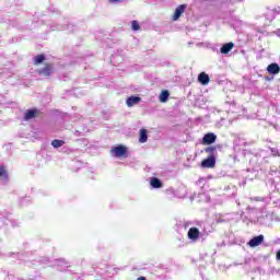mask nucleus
<instances>
[{
  "label": "nucleus",
  "mask_w": 280,
  "mask_h": 280,
  "mask_svg": "<svg viewBox=\"0 0 280 280\" xmlns=\"http://www.w3.org/2000/svg\"><path fill=\"white\" fill-rule=\"evenodd\" d=\"M21 205H25V199H22V200H21Z\"/></svg>",
  "instance_id": "58836bf2"
},
{
  "label": "nucleus",
  "mask_w": 280,
  "mask_h": 280,
  "mask_svg": "<svg viewBox=\"0 0 280 280\" xmlns=\"http://www.w3.org/2000/svg\"><path fill=\"white\" fill-rule=\"evenodd\" d=\"M279 13H280V8H278L276 11L273 10L269 11L270 16L267 18L268 21H275V14H279Z\"/></svg>",
  "instance_id": "393cba45"
},
{
  "label": "nucleus",
  "mask_w": 280,
  "mask_h": 280,
  "mask_svg": "<svg viewBox=\"0 0 280 280\" xmlns=\"http://www.w3.org/2000/svg\"><path fill=\"white\" fill-rule=\"evenodd\" d=\"M201 167H215V155H209L201 162Z\"/></svg>",
  "instance_id": "6e6552de"
},
{
  "label": "nucleus",
  "mask_w": 280,
  "mask_h": 280,
  "mask_svg": "<svg viewBox=\"0 0 280 280\" xmlns=\"http://www.w3.org/2000/svg\"><path fill=\"white\" fill-rule=\"evenodd\" d=\"M56 266H65V268H69V266H67V262L65 259L56 260Z\"/></svg>",
  "instance_id": "cd10ccee"
},
{
  "label": "nucleus",
  "mask_w": 280,
  "mask_h": 280,
  "mask_svg": "<svg viewBox=\"0 0 280 280\" xmlns=\"http://www.w3.org/2000/svg\"><path fill=\"white\" fill-rule=\"evenodd\" d=\"M208 236L209 232H207L206 229H203V233H200V230H198V228H190L187 233V237L188 240H190V242H198V240L200 238L202 240V242H205Z\"/></svg>",
  "instance_id": "f257e3e1"
},
{
  "label": "nucleus",
  "mask_w": 280,
  "mask_h": 280,
  "mask_svg": "<svg viewBox=\"0 0 280 280\" xmlns=\"http://www.w3.org/2000/svg\"><path fill=\"white\" fill-rule=\"evenodd\" d=\"M150 185L152 189H161V187H163V182H161L158 177H151Z\"/></svg>",
  "instance_id": "f3484780"
},
{
  "label": "nucleus",
  "mask_w": 280,
  "mask_h": 280,
  "mask_svg": "<svg viewBox=\"0 0 280 280\" xmlns=\"http://www.w3.org/2000/svg\"><path fill=\"white\" fill-rule=\"evenodd\" d=\"M139 102H141V97L132 95L127 98L126 104L128 108H132V106H137Z\"/></svg>",
  "instance_id": "4468645a"
},
{
  "label": "nucleus",
  "mask_w": 280,
  "mask_h": 280,
  "mask_svg": "<svg viewBox=\"0 0 280 280\" xmlns=\"http://www.w3.org/2000/svg\"><path fill=\"white\" fill-rule=\"evenodd\" d=\"M184 226H185V229H187V228L191 226V222L186 221V222L184 223Z\"/></svg>",
  "instance_id": "72a5a7b5"
},
{
  "label": "nucleus",
  "mask_w": 280,
  "mask_h": 280,
  "mask_svg": "<svg viewBox=\"0 0 280 280\" xmlns=\"http://www.w3.org/2000/svg\"><path fill=\"white\" fill-rule=\"evenodd\" d=\"M275 34H277V36H279V38H280V28H278V30L275 32Z\"/></svg>",
  "instance_id": "e433bc0d"
},
{
  "label": "nucleus",
  "mask_w": 280,
  "mask_h": 280,
  "mask_svg": "<svg viewBox=\"0 0 280 280\" xmlns=\"http://www.w3.org/2000/svg\"><path fill=\"white\" fill-rule=\"evenodd\" d=\"M159 100L162 104H165L170 100V91L163 90L159 96Z\"/></svg>",
  "instance_id": "a211bd4d"
},
{
  "label": "nucleus",
  "mask_w": 280,
  "mask_h": 280,
  "mask_svg": "<svg viewBox=\"0 0 280 280\" xmlns=\"http://www.w3.org/2000/svg\"><path fill=\"white\" fill-rule=\"evenodd\" d=\"M277 259L280 261V249L277 252Z\"/></svg>",
  "instance_id": "f704fd0d"
},
{
  "label": "nucleus",
  "mask_w": 280,
  "mask_h": 280,
  "mask_svg": "<svg viewBox=\"0 0 280 280\" xmlns=\"http://www.w3.org/2000/svg\"><path fill=\"white\" fill-rule=\"evenodd\" d=\"M267 71H268V73H270L271 75H277V74L280 72L279 63H277V62L270 63V65L267 67Z\"/></svg>",
  "instance_id": "dca6fc26"
},
{
  "label": "nucleus",
  "mask_w": 280,
  "mask_h": 280,
  "mask_svg": "<svg viewBox=\"0 0 280 280\" xmlns=\"http://www.w3.org/2000/svg\"><path fill=\"white\" fill-rule=\"evenodd\" d=\"M247 244L250 248H257V246H260V244H264V234L254 236L253 238L249 240Z\"/></svg>",
  "instance_id": "39448f33"
},
{
  "label": "nucleus",
  "mask_w": 280,
  "mask_h": 280,
  "mask_svg": "<svg viewBox=\"0 0 280 280\" xmlns=\"http://www.w3.org/2000/svg\"><path fill=\"white\" fill-rule=\"evenodd\" d=\"M248 145V142L242 138H236L234 140V150L235 152H241L242 148H246Z\"/></svg>",
  "instance_id": "9d476101"
},
{
  "label": "nucleus",
  "mask_w": 280,
  "mask_h": 280,
  "mask_svg": "<svg viewBox=\"0 0 280 280\" xmlns=\"http://www.w3.org/2000/svg\"><path fill=\"white\" fill-rule=\"evenodd\" d=\"M218 136L213 132L206 133L202 138L203 145H211V143H215Z\"/></svg>",
  "instance_id": "423d86ee"
},
{
  "label": "nucleus",
  "mask_w": 280,
  "mask_h": 280,
  "mask_svg": "<svg viewBox=\"0 0 280 280\" xmlns=\"http://www.w3.org/2000/svg\"><path fill=\"white\" fill-rule=\"evenodd\" d=\"M271 153L273 156H280L279 150L278 149H271Z\"/></svg>",
  "instance_id": "7c9ffc66"
},
{
  "label": "nucleus",
  "mask_w": 280,
  "mask_h": 280,
  "mask_svg": "<svg viewBox=\"0 0 280 280\" xmlns=\"http://www.w3.org/2000/svg\"><path fill=\"white\" fill-rule=\"evenodd\" d=\"M270 275H280V269H277L275 267L270 268Z\"/></svg>",
  "instance_id": "c756f323"
},
{
  "label": "nucleus",
  "mask_w": 280,
  "mask_h": 280,
  "mask_svg": "<svg viewBox=\"0 0 280 280\" xmlns=\"http://www.w3.org/2000/svg\"><path fill=\"white\" fill-rule=\"evenodd\" d=\"M185 10H187V4H180L175 9L173 21H178L183 14H185Z\"/></svg>",
  "instance_id": "0eeeda50"
},
{
  "label": "nucleus",
  "mask_w": 280,
  "mask_h": 280,
  "mask_svg": "<svg viewBox=\"0 0 280 280\" xmlns=\"http://www.w3.org/2000/svg\"><path fill=\"white\" fill-rule=\"evenodd\" d=\"M271 217L268 213H261L257 218V223L261 224L262 226H268L270 224Z\"/></svg>",
  "instance_id": "1a4fd4ad"
},
{
  "label": "nucleus",
  "mask_w": 280,
  "mask_h": 280,
  "mask_svg": "<svg viewBox=\"0 0 280 280\" xmlns=\"http://www.w3.org/2000/svg\"><path fill=\"white\" fill-rule=\"evenodd\" d=\"M30 264H32V262H27L28 266H30Z\"/></svg>",
  "instance_id": "79ce46f5"
},
{
  "label": "nucleus",
  "mask_w": 280,
  "mask_h": 280,
  "mask_svg": "<svg viewBox=\"0 0 280 280\" xmlns=\"http://www.w3.org/2000/svg\"><path fill=\"white\" fill-rule=\"evenodd\" d=\"M110 155L115 159H128V148L124 144H118L110 150Z\"/></svg>",
  "instance_id": "f03ea898"
},
{
  "label": "nucleus",
  "mask_w": 280,
  "mask_h": 280,
  "mask_svg": "<svg viewBox=\"0 0 280 280\" xmlns=\"http://www.w3.org/2000/svg\"><path fill=\"white\" fill-rule=\"evenodd\" d=\"M45 62V55H37L34 58V65H43Z\"/></svg>",
  "instance_id": "5701e85b"
},
{
  "label": "nucleus",
  "mask_w": 280,
  "mask_h": 280,
  "mask_svg": "<svg viewBox=\"0 0 280 280\" xmlns=\"http://www.w3.org/2000/svg\"><path fill=\"white\" fill-rule=\"evenodd\" d=\"M51 145H52V148L58 150V148H62V145H65V140L55 139L51 141Z\"/></svg>",
  "instance_id": "4be33fe9"
},
{
  "label": "nucleus",
  "mask_w": 280,
  "mask_h": 280,
  "mask_svg": "<svg viewBox=\"0 0 280 280\" xmlns=\"http://www.w3.org/2000/svg\"><path fill=\"white\" fill-rule=\"evenodd\" d=\"M51 30L52 31H56V30H67V27L62 26V25H58L57 27L51 26Z\"/></svg>",
  "instance_id": "2f4dec72"
},
{
  "label": "nucleus",
  "mask_w": 280,
  "mask_h": 280,
  "mask_svg": "<svg viewBox=\"0 0 280 280\" xmlns=\"http://www.w3.org/2000/svg\"><path fill=\"white\" fill-rule=\"evenodd\" d=\"M34 262H33V266H36V265H38V264H49V258H47V257H40V259H39V261H36V260H33Z\"/></svg>",
  "instance_id": "b1692460"
},
{
  "label": "nucleus",
  "mask_w": 280,
  "mask_h": 280,
  "mask_svg": "<svg viewBox=\"0 0 280 280\" xmlns=\"http://www.w3.org/2000/svg\"><path fill=\"white\" fill-rule=\"evenodd\" d=\"M147 141H148V130H145V129H140L139 142H140V143H145Z\"/></svg>",
  "instance_id": "412c9836"
},
{
  "label": "nucleus",
  "mask_w": 280,
  "mask_h": 280,
  "mask_svg": "<svg viewBox=\"0 0 280 280\" xmlns=\"http://www.w3.org/2000/svg\"><path fill=\"white\" fill-rule=\"evenodd\" d=\"M108 3H124V0H107Z\"/></svg>",
  "instance_id": "473e14b6"
},
{
  "label": "nucleus",
  "mask_w": 280,
  "mask_h": 280,
  "mask_svg": "<svg viewBox=\"0 0 280 280\" xmlns=\"http://www.w3.org/2000/svg\"><path fill=\"white\" fill-rule=\"evenodd\" d=\"M131 28L133 30V32H139L140 26L137 20L131 21Z\"/></svg>",
  "instance_id": "a878e982"
},
{
  "label": "nucleus",
  "mask_w": 280,
  "mask_h": 280,
  "mask_svg": "<svg viewBox=\"0 0 280 280\" xmlns=\"http://www.w3.org/2000/svg\"><path fill=\"white\" fill-rule=\"evenodd\" d=\"M175 198H187V187L183 185L178 186L175 189Z\"/></svg>",
  "instance_id": "f8f14e48"
},
{
  "label": "nucleus",
  "mask_w": 280,
  "mask_h": 280,
  "mask_svg": "<svg viewBox=\"0 0 280 280\" xmlns=\"http://www.w3.org/2000/svg\"><path fill=\"white\" fill-rule=\"evenodd\" d=\"M10 183V176L8 175V168L3 164L0 165V185H8Z\"/></svg>",
  "instance_id": "20e7f679"
},
{
  "label": "nucleus",
  "mask_w": 280,
  "mask_h": 280,
  "mask_svg": "<svg viewBox=\"0 0 280 280\" xmlns=\"http://www.w3.org/2000/svg\"><path fill=\"white\" fill-rule=\"evenodd\" d=\"M166 194L167 196H172L173 198H176V189H174L173 187L166 189Z\"/></svg>",
  "instance_id": "bb28decb"
},
{
  "label": "nucleus",
  "mask_w": 280,
  "mask_h": 280,
  "mask_svg": "<svg viewBox=\"0 0 280 280\" xmlns=\"http://www.w3.org/2000/svg\"><path fill=\"white\" fill-rule=\"evenodd\" d=\"M212 51H218V49L217 48H212Z\"/></svg>",
  "instance_id": "ea45409f"
},
{
  "label": "nucleus",
  "mask_w": 280,
  "mask_h": 280,
  "mask_svg": "<svg viewBox=\"0 0 280 280\" xmlns=\"http://www.w3.org/2000/svg\"><path fill=\"white\" fill-rule=\"evenodd\" d=\"M37 73L43 78H50L51 73H54V66L51 63H47L44 68L38 69Z\"/></svg>",
  "instance_id": "7ed1b4c3"
},
{
  "label": "nucleus",
  "mask_w": 280,
  "mask_h": 280,
  "mask_svg": "<svg viewBox=\"0 0 280 280\" xmlns=\"http://www.w3.org/2000/svg\"><path fill=\"white\" fill-rule=\"evenodd\" d=\"M39 110L36 108L27 109L24 114V121H30L31 119H34L36 115H38Z\"/></svg>",
  "instance_id": "9b49d317"
},
{
  "label": "nucleus",
  "mask_w": 280,
  "mask_h": 280,
  "mask_svg": "<svg viewBox=\"0 0 280 280\" xmlns=\"http://www.w3.org/2000/svg\"><path fill=\"white\" fill-rule=\"evenodd\" d=\"M231 215L232 214H221V215H219V218L217 219V224H222L224 222H231Z\"/></svg>",
  "instance_id": "6ab92c4d"
},
{
  "label": "nucleus",
  "mask_w": 280,
  "mask_h": 280,
  "mask_svg": "<svg viewBox=\"0 0 280 280\" xmlns=\"http://www.w3.org/2000/svg\"><path fill=\"white\" fill-rule=\"evenodd\" d=\"M71 27H73V24H68L67 25V30H70V32H71Z\"/></svg>",
  "instance_id": "c9c22d12"
},
{
  "label": "nucleus",
  "mask_w": 280,
  "mask_h": 280,
  "mask_svg": "<svg viewBox=\"0 0 280 280\" xmlns=\"http://www.w3.org/2000/svg\"><path fill=\"white\" fill-rule=\"evenodd\" d=\"M218 150H220V145L217 147H208L205 149V152L207 154H210V156H215V152H218Z\"/></svg>",
  "instance_id": "aec40b11"
},
{
  "label": "nucleus",
  "mask_w": 280,
  "mask_h": 280,
  "mask_svg": "<svg viewBox=\"0 0 280 280\" xmlns=\"http://www.w3.org/2000/svg\"><path fill=\"white\" fill-rule=\"evenodd\" d=\"M198 82L203 86H207V84L211 82V79L209 78V74H207V72H200L198 75Z\"/></svg>",
  "instance_id": "ddd939ff"
},
{
  "label": "nucleus",
  "mask_w": 280,
  "mask_h": 280,
  "mask_svg": "<svg viewBox=\"0 0 280 280\" xmlns=\"http://www.w3.org/2000/svg\"><path fill=\"white\" fill-rule=\"evenodd\" d=\"M233 47H235V44L233 42L225 43L221 46L220 54L226 55L233 49Z\"/></svg>",
  "instance_id": "2eb2a0df"
},
{
  "label": "nucleus",
  "mask_w": 280,
  "mask_h": 280,
  "mask_svg": "<svg viewBox=\"0 0 280 280\" xmlns=\"http://www.w3.org/2000/svg\"><path fill=\"white\" fill-rule=\"evenodd\" d=\"M137 280H148V278H145V277H139V278H137Z\"/></svg>",
  "instance_id": "4c0bfd02"
},
{
  "label": "nucleus",
  "mask_w": 280,
  "mask_h": 280,
  "mask_svg": "<svg viewBox=\"0 0 280 280\" xmlns=\"http://www.w3.org/2000/svg\"><path fill=\"white\" fill-rule=\"evenodd\" d=\"M190 200H194V197H190Z\"/></svg>",
  "instance_id": "a19ab883"
},
{
  "label": "nucleus",
  "mask_w": 280,
  "mask_h": 280,
  "mask_svg": "<svg viewBox=\"0 0 280 280\" xmlns=\"http://www.w3.org/2000/svg\"><path fill=\"white\" fill-rule=\"evenodd\" d=\"M205 183H207L206 178H199V180H197L196 185H198V187H202V185H205Z\"/></svg>",
  "instance_id": "c85d7f7f"
},
{
  "label": "nucleus",
  "mask_w": 280,
  "mask_h": 280,
  "mask_svg": "<svg viewBox=\"0 0 280 280\" xmlns=\"http://www.w3.org/2000/svg\"><path fill=\"white\" fill-rule=\"evenodd\" d=\"M236 1H243V0H236Z\"/></svg>",
  "instance_id": "37998d69"
}]
</instances>
